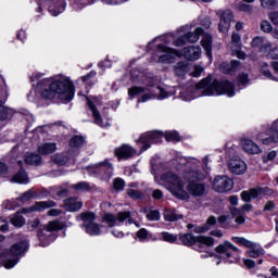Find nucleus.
I'll return each mask as SVG.
<instances>
[{
  "mask_svg": "<svg viewBox=\"0 0 278 278\" xmlns=\"http://www.w3.org/2000/svg\"><path fill=\"white\" fill-rule=\"evenodd\" d=\"M66 10V3L64 1H61L58 7L54 9H50L49 12L52 14V16H60L62 12Z\"/></svg>",
  "mask_w": 278,
  "mask_h": 278,
  "instance_id": "obj_41",
  "label": "nucleus"
},
{
  "mask_svg": "<svg viewBox=\"0 0 278 278\" xmlns=\"http://www.w3.org/2000/svg\"><path fill=\"white\" fill-rule=\"evenodd\" d=\"M28 229H30V231H34V229H39L38 238L40 247H49L53 240V235L51 231H60L61 229H64V223L60 220H53L50 222L47 226L42 227L40 219L36 218L28 223Z\"/></svg>",
  "mask_w": 278,
  "mask_h": 278,
  "instance_id": "obj_5",
  "label": "nucleus"
},
{
  "mask_svg": "<svg viewBox=\"0 0 278 278\" xmlns=\"http://www.w3.org/2000/svg\"><path fill=\"white\" fill-rule=\"evenodd\" d=\"M114 190H123L125 188V180L123 178H115L113 181Z\"/></svg>",
  "mask_w": 278,
  "mask_h": 278,
  "instance_id": "obj_52",
  "label": "nucleus"
},
{
  "mask_svg": "<svg viewBox=\"0 0 278 278\" xmlns=\"http://www.w3.org/2000/svg\"><path fill=\"white\" fill-rule=\"evenodd\" d=\"M164 218L167 223H175V220H181L182 216L175 210H166L164 213Z\"/></svg>",
  "mask_w": 278,
  "mask_h": 278,
  "instance_id": "obj_37",
  "label": "nucleus"
},
{
  "mask_svg": "<svg viewBox=\"0 0 278 278\" xmlns=\"http://www.w3.org/2000/svg\"><path fill=\"white\" fill-rule=\"evenodd\" d=\"M213 190L219 193L230 192L233 190V180L225 175L216 176L213 180Z\"/></svg>",
  "mask_w": 278,
  "mask_h": 278,
  "instance_id": "obj_18",
  "label": "nucleus"
},
{
  "mask_svg": "<svg viewBox=\"0 0 278 278\" xmlns=\"http://www.w3.org/2000/svg\"><path fill=\"white\" fill-rule=\"evenodd\" d=\"M99 68H112V62L110 60L102 61L98 64Z\"/></svg>",
  "mask_w": 278,
  "mask_h": 278,
  "instance_id": "obj_62",
  "label": "nucleus"
},
{
  "mask_svg": "<svg viewBox=\"0 0 278 278\" xmlns=\"http://www.w3.org/2000/svg\"><path fill=\"white\" fill-rule=\"evenodd\" d=\"M127 194L130 199H134L135 201H139L140 199H144V193L142 191H138L136 189H127Z\"/></svg>",
  "mask_w": 278,
  "mask_h": 278,
  "instance_id": "obj_42",
  "label": "nucleus"
},
{
  "mask_svg": "<svg viewBox=\"0 0 278 278\" xmlns=\"http://www.w3.org/2000/svg\"><path fill=\"white\" fill-rule=\"evenodd\" d=\"M51 159H52L53 163L58 164L59 166H64V164H66V162H67L66 156H64V154H60V153L52 155Z\"/></svg>",
  "mask_w": 278,
  "mask_h": 278,
  "instance_id": "obj_45",
  "label": "nucleus"
},
{
  "mask_svg": "<svg viewBox=\"0 0 278 278\" xmlns=\"http://www.w3.org/2000/svg\"><path fill=\"white\" fill-rule=\"evenodd\" d=\"M261 73L262 75H264V77H266V79H270L271 81H277V77L273 76V74L270 73V70L268 68V64L264 63L261 66Z\"/></svg>",
  "mask_w": 278,
  "mask_h": 278,
  "instance_id": "obj_44",
  "label": "nucleus"
},
{
  "mask_svg": "<svg viewBox=\"0 0 278 278\" xmlns=\"http://www.w3.org/2000/svg\"><path fill=\"white\" fill-rule=\"evenodd\" d=\"M238 151V147L233 146V144H227L226 147V157H228V160H236L238 159L236 156V153Z\"/></svg>",
  "mask_w": 278,
  "mask_h": 278,
  "instance_id": "obj_43",
  "label": "nucleus"
},
{
  "mask_svg": "<svg viewBox=\"0 0 278 278\" xmlns=\"http://www.w3.org/2000/svg\"><path fill=\"white\" fill-rule=\"evenodd\" d=\"M184 58L189 60V62H197L201 58V47L199 46H191L184 48L182 50Z\"/></svg>",
  "mask_w": 278,
  "mask_h": 278,
  "instance_id": "obj_25",
  "label": "nucleus"
},
{
  "mask_svg": "<svg viewBox=\"0 0 278 278\" xmlns=\"http://www.w3.org/2000/svg\"><path fill=\"white\" fill-rule=\"evenodd\" d=\"M262 8H265L267 10H273V8H276L278 5V0H260Z\"/></svg>",
  "mask_w": 278,
  "mask_h": 278,
  "instance_id": "obj_47",
  "label": "nucleus"
},
{
  "mask_svg": "<svg viewBox=\"0 0 278 278\" xmlns=\"http://www.w3.org/2000/svg\"><path fill=\"white\" fill-rule=\"evenodd\" d=\"M216 225V217L210 216L206 220V224H203L202 226H197L194 228L195 233H205L206 231H210V227H214Z\"/></svg>",
  "mask_w": 278,
  "mask_h": 278,
  "instance_id": "obj_34",
  "label": "nucleus"
},
{
  "mask_svg": "<svg viewBox=\"0 0 278 278\" xmlns=\"http://www.w3.org/2000/svg\"><path fill=\"white\" fill-rule=\"evenodd\" d=\"M268 18L273 23V25H278V11L270 12L268 14Z\"/></svg>",
  "mask_w": 278,
  "mask_h": 278,
  "instance_id": "obj_57",
  "label": "nucleus"
},
{
  "mask_svg": "<svg viewBox=\"0 0 278 278\" xmlns=\"http://www.w3.org/2000/svg\"><path fill=\"white\" fill-rule=\"evenodd\" d=\"M84 142H86V140L84 139L83 136H74L70 140V147H72L74 149H79V147H81L84 144Z\"/></svg>",
  "mask_w": 278,
  "mask_h": 278,
  "instance_id": "obj_40",
  "label": "nucleus"
},
{
  "mask_svg": "<svg viewBox=\"0 0 278 278\" xmlns=\"http://www.w3.org/2000/svg\"><path fill=\"white\" fill-rule=\"evenodd\" d=\"M17 164L21 169L13 176L12 181L14 184H29V176H27V172L23 169V162L18 161Z\"/></svg>",
  "mask_w": 278,
  "mask_h": 278,
  "instance_id": "obj_29",
  "label": "nucleus"
},
{
  "mask_svg": "<svg viewBox=\"0 0 278 278\" xmlns=\"http://www.w3.org/2000/svg\"><path fill=\"white\" fill-rule=\"evenodd\" d=\"M87 105L94 118V124L99 127H110V123H103L101 118V113H99V108H101V99L99 98H87Z\"/></svg>",
  "mask_w": 278,
  "mask_h": 278,
  "instance_id": "obj_17",
  "label": "nucleus"
},
{
  "mask_svg": "<svg viewBox=\"0 0 278 278\" xmlns=\"http://www.w3.org/2000/svg\"><path fill=\"white\" fill-rule=\"evenodd\" d=\"M215 251L218 253L217 260H219L216 262L217 266L220 262H224V264H236V262L240 261V249L229 241L219 244L215 248Z\"/></svg>",
  "mask_w": 278,
  "mask_h": 278,
  "instance_id": "obj_7",
  "label": "nucleus"
},
{
  "mask_svg": "<svg viewBox=\"0 0 278 278\" xmlns=\"http://www.w3.org/2000/svg\"><path fill=\"white\" fill-rule=\"evenodd\" d=\"M230 51H241L242 50V38L240 34L233 33L231 36V41L228 45Z\"/></svg>",
  "mask_w": 278,
  "mask_h": 278,
  "instance_id": "obj_32",
  "label": "nucleus"
},
{
  "mask_svg": "<svg viewBox=\"0 0 278 278\" xmlns=\"http://www.w3.org/2000/svg\"><path fill=\"white\" fill-rule=\"evenodd\" d=\"M42 157L36 153H29L25 156V164L30 166H39L41 164Z\"/></svg>",
  "mask_w": 278,
  "mask_h": 278,
  "instance_id": "obj_36",
  "label": "nucleus"
},
{
  "mask_svg": "<svg viewBox=\"0 0 278 278\" xmlns=\"http://www.w3.org/2000/svg\"><path fill=\"white\" fill-rule=\"evenodd\" d=\"M172 40H175V37H173V34L155 37L152 41L148 43L147 49L149 50L153 49V45L155 42H159L157 45H170Z\"/></svg>",
  "mask_w": 278,
  "mask_h": 278,
  "instance_id": "obj_31",
  "label": "nucleus"
},
{
  "mask_svg": "<svg viewBox=\"0 0 278 278\" xmlns=\"http://www.w3.org/2000/svg\"><path fill=\"white\" fill-rule=\"evenodd\" d=\"M275 157H277V152L271 151L267 155L263 156V162H265V163L273 162V160H275Z\"/></svg>",
  "mask_w": 278,
  "mask_h": 278,
  "instance_id": "obj_58",
  "label": "nucleus"
},
{
  "mask_svg": "<svg viewBox=\"0 0 278 278\" xmlns=\"http://www.w3.org/2000/svg\"><path fill=\"white\" fill-rule=\"evenodd\" d=\"M84 203L77 198H68L64 200V207L66 212H77L81 210Z\"/></svg>",
  "mask_w": 278,
  "mask_h": 278,
  "instance_id": "obj_27",
  "label": "nucleus"
},
{
  "mask_svg": "<svg viewBox=\"0 0 278 278\" xmlns=\"http://www.w3.org/2000/svg\"><path fill=\"white\" fill-rule=\"evenodd\" d=\"M262 53L268 58V60H278V46H273L271 42L263 45Z\"/></svg>",
  "mask_w": 278,
  "mask_h": 278,
  "instance_id": "obj_28",
  "label": "nucleus"
},
{
  "mask_svg": "<svg viewBox=\"0 0 278 278\" xmlns=\"http://www.w3.org/2000/svg\"><path fill=\"white\" fill-rule=\"evenodd\" d=\"M269 193H270V189L268 187H265V188L257 187V188L250 189L248 191H242L241 199L245 203H250V201H253V199H257L260 194H269Z\"/></svg>",
  "mask_w": 278,
  "mask_h": 278,
  "instance_id": "obj_22",
  "label": "nucleus"
},
{
  "mask_svg": "<svg viewBox=\"0 0 278 278\" xmlns=\"http://www.w3.org/2000/svg\"><path fill=\"white\" fill-rule=\"evenodd\" d=\"M160 236L161 240H163L164 242H169V244H175V242H177V235L163 231L160 233Z\"/></svg>",
  "mask_w": 278,
  "mask_h": 278,
  "instance_id": "obj_39",
  "label": "nucleus"
},
{
  "mask_svg": "<svg viewBox=\"0 0 278 278\" xmlns=\"http://www.w3.org/2000/svg\"><path fill=\"white\" fill-rule=\"evenodd\" d=\"M210 156L203 159L204 169H199V160L192 157H181L169 163H152V175L157 179V174L168 170L161 176V181L176 199L188 201L191 197H205L207 189L204 179L210 175L207 162Z\"/></svg>",
  "mask_w": 278,
  "mask_h": 278,
  "instance_id": "obj_1",
  "label": "nucleus"
},
{
  "mask_svg": "<svg viewBox=\"0 0 278 278\" xmlns=\"http://www.w3.org/2000/svg\"><path fill=\"white\" fill-rule=\"evenodd\" d=\"M228 169L232 175H244L247 173V163L240 159H231L228 162Z\"/></svg>",
  "mask_w": 278,
  "mask_h": 278,
  "instance_id": "obj_24",
  "label": "nucleus"
},
{
  "mask_svg": "<svg viewBox=\"0 0 278 278\" xmlns=\"http://www.w3.org/2000/svg\"><path fill=\"white\" fill-rule=\"evenodd\" d=\"M180 242H182V244L185 247H192V244H197L198 242V251H203V249H205V247H214V238L212 237H205V236H193L192 233H185V235H180L179 237Z\"/></svg>",
  "mask_w": 278,
  "mask_h": 278,
  "instance_id": "obj_12",
  "label": "nucleus"
},
{
  "mask_svg": "<svg viewBox=\"0 0 278 278\" xmlns=\"http://www.w3.org/2000/svg\"><path fill=\"white\" fill-rule=\"evenodd\" d=\"M16 202L14 201H10V200H7L2 203V206L4 207V210H10V211H13V210H16Z\"/></svg>",
  "mask_w": 278,
  "mask_h": 278,
  "instance_id": "obj_56",
  "label": "nucleus"
},
{
  "mask_svg": "<svg viewBox=\"0 0 278 278\" xmlns=\"http://www.w3.org/2000/svg\"><path fill=\"white\" fill-rule=\"evenodd\" d=\"M201 46L203 47L207 58L212 60V37L208 34L203 35L201 40Z\"/></svg>",
  "mask_w": 278,
  "mask_h": 278,
  "instance_id": "obj_33",
  "label": "nucleus"
},
{
  "mask_svg": "<svg viewBox=\"0 0 278 278\" xmlns=\"http://www.w3.org/2000/svg\"><path fill=\"white\" fill-rule=\"evenodd\" d=\"M261 29L262 31H265V34H270V31H273V25L265 20L261 23Z\"/></svg>",
  "mask_w": 278,
  "mask_h": 278,
  "instance_id": "obj_54",
  "label": "nucleus"
},
{
  "mask_svg": "<svg viewBox=\"0 0 278 278\" xmlns=\"http://www.w3.org/2000/svg\"><path fill=\"white\" fill-rule=\"evenodd\" d=\"M137 238H139L140 242H144L147 238L157 241V237H153V235H149V230H147L146 228H141L138 230Z\"/></svg>",
  "mask_w": 278,
  "mask_h": 278,
  "instance_id": "obj_38",
  "label": "nucleus"
},
{
  "mask_svg": "<svg viewBox=\"0 0 278 278\" xmlns=\"http://www.w3.org/2000/svg\"><path fill=\"white\" fill-rule=\"evenodd\" d=\"M237 10L239 12H249V13H251V12H253V5L240 2V3L237 4Z\"/></svg>",
  "mask_w": 278,
  "mask_h": 278,
  "instance_id": "obj_51",
  "label": "nucleus"
},
{
  "mask_svg": "<svg viewBox=\"0 0 278 278\" xmlns=\"http://www.w3.org/2000/svg\"><path fill=\"white\" fill-rule=\"evenodd\" d=\"M175 55H179V51L168 48L164 43H156L150 62H155L156 64H173Z\"/></svg>",
  "mask_w": 278,
  "mask_h": 278,
  "instance_id": "obj_9",
  "label": "nucleus"
},
{
  "mask_svg": "<svg viewBox=\"0 0 278 278\" xmlns=\"http://www.w3.org/2000/svg\"><path fill=\"white\" fill-rule=\"evenodd\" d=\"M87 173L91 177H96L102 181H110L112 175H114V166L110 163V160H104L96 165L87 167Z\"/></svg>",
  "mask_w": 278,
  "mask_h": 278,
  "instance_id": "obj_10",
  "label": "nucleus"
},
{
  "mask_svg": "<svg viewBox=\"0 0 278 278\" xmlns=\"http://www.w3.org/2000/svg\"><path fill=\"white\" fill-rule=\"evenodd\" d=\"M275 210V202L268 201L264 206V212H273Z\"/></svg>",
  "mask_w": 278,
  "mask_h": 278,
  "instance_id": "obj_63",
  "label": "nucleus"
},
{
  "mask_svg": "<svg viewBox=\"0 0 278 278\" xmlns=\"http://www.w3.org/2000/svg\"><path fill=\"white\" fill-rule=\"evenodd\" d=\"M90 77H97V73L94 71H91L87 75L83 76L81 79L86 84L88 83V79H90Z\"/></svg>",
  "mask_w": 278,
  "mask_h": 278,
  "instance_id": "obj_64",
  "label": "nucleus"
},
{
  "mask_svg": "<svg viewBox=\"0 0 278 278\" xmlns=\"http://www.w3.org/2000/svg\"><path fill=\"white\" fill-rule=\"evenodd\" d=\"M29 249V241L24 239L15 244H13L3 254H0V260L4 264V268L10 270L21 262V257H24Z\"/></svg>",
  "mask_w": 278,
  "mask_h": 278,
  "instance_id": "obj_6",
  "label": "nucleus"
},
{
  "mask_svg": "<svg viewBox=\"0 0 278 278\" xmlns=\"http://www.w3.org/2000/svg\"><path fill=\"white\" fill-rule=\"evenodd\" d=\"M147 218L148 220H159L160 219V211H150L148 214H147Z\"/></svg>",
  "mask_w": 278,
  "mask_h": 278,
  "instance_id": "obj_55",
  "label": "nucleus"
},
{
  "mask_svg": "<svg viewBox=\"0 0 278 278\" xmlns=\"http://www.w3.org/2000/svg\"><path fill=\"white\" fill-rule=\"evenodd\" d=\"M220 94H226V97H236V86L229 80H214L212 78H203L195 86H190L187 89L180 91V99L182 101H193V99H199V97H220Z\"/></svg>",
  "mask_w": 278,
  "mask_h": 278,
  "instance_id": "obj_4",
  "label": "nucleus"
},
{
  "mask_svg": "<svg viewBox=\"0 0 278 278\" xmlns=\"http://www.w3.org/2000/svg\"><path fill=\"white\" fill-rule=\"evenodd\" d=\"M130 79L134 84H146L148 87H132L128 89V96L130 99L134 97H140L138 103H147V101H164V99H169L173 97V92L162 88L161 86H152L153 78L147 75L144 70L140 71L139 68H132L130 71Z\"/></svg>",
  "mask_w": 278,
  "mask_h": 278,
  "instance_id": "obj_3",
  "label": "nucleus"
},
{
  "mask_svg": "<svg viewBox=\"0 0 278 278\" xmlns=\"http://www.w3.org/2000/svg\"><path fill=\"white\" fill-rule=\"evenodd\" d=\"M266 42H270V41H264V38L262 37H255L252 42H251V46L252 47H260V51L262 53V49L264 47V45H266Z\"/></svg>",
  "mask_w": 278,
  "mask_h": 278,
  "instance_id": "obj_48",
  "label": "nucleus"
},
{
  "mask_svg": "<svg viewBox=\"0 0 278 278\" xmlns=\"http://www.w3.org/2000/svg\"><path fill=\"white\" fill-rule=\"evenodd\" d=\"M241 147L243 151H245V153H250V155H257L258 153H262L260 146H257V143L253 142L251 139H242Z\"/></svg>",
  "mask_w": 278,
  "mask_h": 278,
  "instance_id": "obj_26",
  "label": "nucleus"
},
{
  "mask_svg": "<svg viewBox=\"0 0 278 278\" xmlns=\"http://www.w3.org/2000/svg\"><path fill=\"white\" fill-rule=\"evenodd\" d=\"M115 156L118 157V160H129L134 157L138 152L136 149L129 144H122L121 147L116 148Z\"/></svg>",
  "mask_w": 278,
  "mask_h": 278,
  "instance_id": "obj_23",
  "label": "nucleus"
},
{
  "mask_svg": "<svg viewBox=\"0 0 278 278\" xmlns=\"http://www.w3.org/2000/svg\"><path fill=\"white\" fill-rule=\"evenodd\" d=\"M178 34L185 35L174 40V47H185L188 42L191 45L199 42V38L203 36V28L198 27L192 31V25H185L178 28Z\"/></svg>",
  "mask_w": 278,
  "mask_h": 278,
  "instance_id": "obj_8",
  "label": "nucleus"
},
{
  "mask_svg": "<svg viewBox=\"0 0 278 278\" xmlns=\"http://www.w3.org/2000/svg\"><path fill=\"white\" fill-rule=\"evenodd\" d=\"M188 71H190V67L188 66V62L186 61H180L174 66V74L177 77H184V75H186Z\"/></svg>",
  "mask_w": 278,
  "mask_h": 278,
  "instance_id": "obj_35",
  "label": "nucleus"
},
{
  "mask_svg": "<svg viewBox=\"0 0 278 278\" xmlns=\"http://www.w3.org/2000/svg\"><path fill=\"white\" fill-rule=\"evenodd\" d=\"M8 165L3 162H0V177H5V175L8 174Z\"/></svg>",
  "mask_w": 278,
  "mask_h": 278,
  "instance_id": "obj_61",
  "label": "nucleus"
},
{
  "mask_svg": "<svg viewBox=\"0 0 278 278\" xmlns=\"http://www.w3.org/2000/svg\"><path fill=\"white\" fill-rule=\"evenodd\" d=\"M256 140H260L262 144H273V142H278V129H277V122L271 125V129L267 130L266 132H261L257 135Z\"/></svg>",
  "mask_w": 278,
  "mask_h": 278,
  "instance_id": "obj_21",
  "label": "nucleus"
},
{
  "mask_svg": "<svg viewBox=\"0 0 278 278\" xmlns=\"http://www.w3.org/2000/svg\"><path fill=\"white\" fill-rule=\"evenodd\" d=\"M9 227H10V224H8V220L0 217V231L5 233V231H8V229H9Z\"/></svg>",
  "mask_w": 278,
  "mask_h": 278,
  "instance_id": "obj_59",
  "label": "nucleus"
},
{
  "mask_svg": "<svg viewBox=\"0 0 278 278\" xmlns=\"http://www.w3.org/2000/svg\"><path fill=\"white\" fill-rule=\"evenodd\" d=\"M34 197H36V193H34V190L30 189V190L24 192L22 194V197L18 198V201H22L23 203H25V201H29V200L34 199Z\"/></svg>",
  "mask_w": 278,
  "mask_h": 278,
  "instance_id": "obj_50",
  "label": "nucleus"
},
{
  "mask_svg": "<svg viewBox=\"0 0 278 278\" xmlns=\"http://www.w3.org/2000/svg\"><path fill=\"white\" fill-rule=\"evenodd\" d=\"M74 97L75 85H73L71 78L64 75L38 80L37 86L33 85V88L27 94L30 103H40V99H45L46 101H53V99L73 101Z\"/></svg>",
  "mask_w": 278,
  "mask_h": 278,
  "instance_id": "obj_2",
  "label": "nucleus"
},
{
  "mask_svg": "<svg viewBox=\"0 0 278 278\" xmlns=\"http://www.w3.org/2000/svg\"><path fill=\"white\" fill-rule=\"evenodd\" d=\"M103 220L109 225V227L121 226L123 223H126V225H134L131 213L127 211L119 212L116 215L108 213L103 216Z\"/></svg>",
  "mask_w": 278,
  "mask_h": 278,
  "instance_id": "obj_15",
  "label": "nucleus"
},
{
  "mask_svg": "<svg viewBox=\"0 0 278 278\" xmlns=\"http://www.w3.org/2000/svg\"><path fill=\"white\" fill-rule=\"evenodd\" d=\"M165 140H167V142H179V132L177 131L165 132Z\"/></svg>",
  "mask_w": 278,
  "mask_h": 278,
  "instance_id": "obj_46",
  "label": "nucleus"
},
{
  "mask_svg": "<svg viewBox=\"0 0 278 278\" xmlns=\"http://www.w3.org/2000/svg\"><path fill=\"white\" fill-rule=\"evenodd\" d=\"M219 16L218 29L222 34H227L231 27V21H233V12L231 10L216 11Z\"/></svg>",
  "mask_w": 278,
  "mask_h": 278,
  "instance_id": "obj_20",
  "label": "nucleus"
},
{
  "mask_svg": "<svg viewBox=\"0 0 278 278\" xmlns=\"http://www.w3.org/2000/svg\"><path fill=\"white\" fill-rule=\"evenodd\" d=\"M73 188H74V190L86 191V190H90V184H88L86 181H81V182L74 185Z\"/></svg>",
  "mask_w": 278,
  "mask_h": 278,
  "instance_id": "obj_53",
  "label": "nucleus"
},
{
  "mask_svg": "<svg viewBox=\"0 0 278 278\" xmlns=\"http://www.w3.org/2000/svg\"><path fill=\"white\" fill-rule=\"evenodd\" d=\"M231 240L236 244H239V247H245V249H251L247 252V255H249V257L257 258L260 257V255H264V249L260 247V244L248 240L244 237H232Z\"/></svg>",
  "mask_w": 278,
  "mask_h": 278,
  "instance_id": "obj_14",
  "label": "nucleus"
},
{
  "mask_svg": "<svg viewBox=\"0 0 278 278\" xmlns=\"http://www.w3.org/2000/svg\"><path fill=\"white\" fill-rule=\"evenodd\" d=\"M201 73H203V67H201V65H195L194 71L191 73V77H201Z\"/></svg>",
  "mask_w": 278,
  "mask_h": 278,
  "instance_id": "obj_60",
  "label": "nucleus"
},
{
  "mask_svg": "<svg viewBox=\"0 0 278 278\" xmlns=\"http://www.w3.org/2000/svg\"><path fill=\"white\" fill-rule=\"evenodd\" d=\"M49 207H55V202L53 201H42L36 202L30 208H23L21 212H16L11 217V225L13 227L21 228L25 225V217L21 214H27V212H42V210H47Z\"/></svg>",
  "mask_w": 278,
  "mask_h": 278,
  "instance_id": "obj_11",
  "label": "nucleus"
},
{
  "mask_svg": "<svg viewBox=\"0 0 278 278\" xmlns=\"http://www.w3.org/2000/svg\"><path fill=\"white\" fill-rule=\"evenodd\" d=\"M80 220H83V229H85L88 236H101V226L94 223L97 215L92 212H84L80 214Z\"/></svg>",
  "mask_w": 278,
  "mask_h": 278,
  "instance_id": "obj_13",
  "label": "nucleus"
},
{
  "mask_svg": "<svg viewBox=\"0 0 278 278\" xmlns=\"http://www.w3.org/2000/svg\"><path fill=\"white\" fill-rule=\"evenodd\" d=\"M164 135L160 131H148L140 136L139 140L137 141L138 144H141V153L151 149V144H157V142H162V138Z\"/></svg>",
  "mask_w": 278,
  "mask_h": 278,
  "instance_id": "obj_16",
  "label": "nucleus"
},
{
  "mask_svg": "<svg viewBox=\"0 0 278 278\" xmlns=\"http://www.w3.org/2000/svg\"><path fill=\"white\" fill-rule=\"evenodd\" d=\"M0 121H10L14 116V109L4 106L3 104L8 101V87L4 86L0 91Z\"/></svg>",
  "mask_w": 278,
  "mask_h": 278,
  "instance_id": "obj_19",
  "label": "nucleus"
},
{
  "mask_svg": "<svg viewBox=\"0 0 278 278\" xmlns=\"http://www.w3.org/2000/svg\"><path fill=\"white\" fill-rule=\"evenodd\" d=\"M237 83L240 89L244 88V86L249 84V75L247 74L239 75Z\"/></svg>",
  "mask_w": 278,
  "mask_h": 278,
  "instance_id": "obj_49",
  "label": "nucleus"
},
{
  "mask_svg": "<svg viewBox=\"0 0 278 278\" xmlns=\"http://www.w3.org/2000/svg\"><path fill=\"white\" fill-rule=\"evenodd\" d=\"M58 151V143L55 142H45L38 146V153L40 155H51V153H55Z\"/></svg>",
  "mask_w": 278,
  "mask_h": 278,
  "instance_id": "obj_30",
  "label": "nucleus"
}]
</instances>
